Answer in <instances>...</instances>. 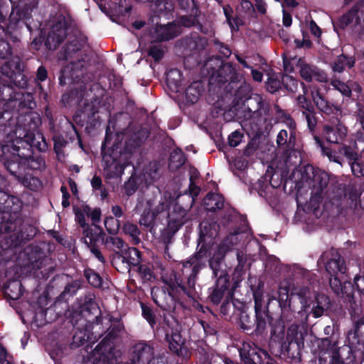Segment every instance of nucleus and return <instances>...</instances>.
Instances as JSON below:
<instances>
[{
	"instance_id": "obj_51",
	"label": "nucleus",
	"mask_w": 364,
	"mask_h": 364,
	"mask_svg": "<svg viewBox=\"0 0 364 364\" xmlns=\"http://www.w3.org/2000/svg\"><path fill=\"white\" fill-rule=\"evenodd\" d=\"M255 12L261 15H265L267 9V4L264 0H253Z\"/></svg>"
},
{
	"instance_id": "obj_46",
	"label": "nucleus",
	"mask_w": 364,
	"mask_h": 364,
	"mask_svg": "<svg viewBox=\"0 0 364 364\" xmlns=\"http://www.w3.org/2000/svg\"><path fill=\"white\" fill-rule=\"evenodd\" d=\"M148 53L154 60L159 61L164 55V50L160 45H152L149 47Z\"/></svg>"
},
{
	"instance_id": "obj_7",
	"label": "nucleus",
	"mask_w": 364,
	"mask_h": 364,
	"mask_svg": "<svg viewBox=\"0 0 364 364\" xmlns=\"http://www.w3.org/2000/svg\"><path fill=\"white\" fill-rule=\"evenodd\" d=\"M165 322L167 326L166 336L170 349L175 353H178L184 344V339L180 333V325L173 316L166 318Z\"/></svg>"
},
{
	"instance_id": "obj_53",
	"label": "nucleus",
	"mask_w": 364,
	"mask_h": 364,
	"mask_svg": "<svg viewBox=\"0 0 364 364\" xmlns=\"http://www.w3.org/2000/svg\"><path fill=\"white\" fill-rule=\"evenodd\" d=\"M141 308L144 317L149 323V324L153 326V325L155 323V319L151 310L149 308L144 306L143 304Z\"/></svg>"
},
{
	"instance_id": "obj_40",
	"label": "nucleus",
	"mask_w": 364,
	"mask_h": 364,
	"mask_svg": "<svg viewBox=\"0 0 364 364\" xmlns=\"http://www.w3.org/2000/svg\"><path fill=\"white\" fill-rule=\"evenodd\" d=\"M282 82L288 90L292 92L296 91L299 81L292 76L288 74L284 75L282 77Z\"/></svg>"
},
{
	"instance_id": "obj_62",
	"label": "nucleus",
	"mask_w": 364,
	"mask_h": 364,
	"mask_svg": "<svg viewBox=\"0 0 364 364\" xmlns=\"http://www.w3.org/2000/svg\"><path fill=\"white\" fill-rule=\"evenodd\" d=\"M309 28L311 30V33L314 35L316 37H319L321 36V29L314 21H310Z\"/></svg>"
},
{
	"instance_id": "obj_22",
	"label": "nucleus",
	"mask_w": 364,
	"mask_h": 364,
	"mask_svg": "<svg viewBox=\"0 0 364 364\" xmlns=\"http://www.w3.org/2000/svg\"><path fill=\"white\" fill-rule=\"evenodd\" d=\"M296 133L290 129L289 132L286 129H282L277 134V144L278 146H284L287 149H291L295 145Z\"/></svg>"
},
{
	"instance_id": "obj_15",
	"label": "nucleus",
	"mask_w": 364,
	"mask_h": 364,
	"mask_svg": "<svg viewBox=\"0 0 364 364\" xmlns=\"http://www.w3.org/2000/svg\"><path fill=\"white\" fill-rule=\"evenodd\" d=\"M154 358L153 349L144 343L135 345L132 358V364H150Z\"/></svg>"
},
{
	"instance_id": "obj_47",
	"label": "nucleus",
	"mask_w": 364,
	"mask_h": 364,
	"mask_svg": "<svg viewBox=\"0 0 364 364\" xmlns=\"http://www.w3.org/2000/svg\"><path fill=\"white\" fill-rule=\"evenodd\" d=\"M296 104L297 106L301 109L302 114L305 112V111H310L314 109V107L311 105V102H309L306 97L304 95H299L296 98Z\"/></svg>"
},
{
	"instance_id": "obj_11",
	"label": "nucleus",
	"mask_w": 364,
	"mask_h": 364,
	"mask_svg": "<svg viewBox=\"0 0 364 364\" xmlns=\"http://www.w3.org/2000/svg\"><path fill=\"white\" fill-rule=\"evenodd\" d=\"M140 261V252L135 247H129L122 252H117L113 263L115 265L123 264L122 270H129L130 266H136Z\"/></svg>"
},
{
	"instance_id": "obj_10",
	"label": "nucleus",
	"mask_w": 364,
	"mask_h": 364,
	"mask_svg": "<svg viewBox=\"0 0 364 364\" xmlns=\"http://www.w3.org/2000/svg\"><path fill=\"white\" fill-rule=\"evenodd\" d=\"M238 242L237 234H231L228 235L223 243L218 247L214 255L210 260V267L213 270L215 277L218 276L219 265L220 261L224 257L226 252L231 249V247Z\"/></svg>"
},
{
	"instance_id": "obj_25",
	"label": "nucleus",
	"mask_w": 364,
	"mask_h": 364,
	"mask_svg": "<svg viewBox=\"0 0 364 364\" xmlns=\"http://www.w3.org/2000/svg\"><path fill=\"white\" fill-rule=\"evenodd\" d=\"M181 73L177 69L169 70L166 74V81L168 85L175 92L181 91Z\"/></svg>"
},
{
	"instance_id": "obj_48",
	"label": "nucleus",
	"mask_w": 364,
	"mask_h": 364,
	"mask_svg": "<svg viewBox=\"0 0 364 364\" xmlns=\"http://www.w3.org/2000/svg\"><path fill=\"white\" fill-rule=\"evenodd\" d=\"M105 242L107 245H112V247L118 251H123L124 242L118 237H108L106 238Z\"/></svg>"
},
{
	"instance_id": "obj_44",
	"label": "nucleus",
	"mask_w": 364,
	"mask_h": 364,
	"mask_svg": "<svg viewBox=\"0 0 364 364\" xmlns=\"http://www.w3.org/2000/svg\"><path fill=\"white\" fill-rule=\"evenodd\" d=\"M88 282L94 287H100L102 284V279L96 272L89 270L85 272Z\"/></svg>"
},
{
	"instance_id": "obj_16",
	"label": "nucleus",
	"mask_w": 364,
	"mask_h": 364,
	"mask_svg": "<svg viewBox=\"0 0 364 364\" xmlns=\"http://www.w3.org/2000/svg\"><path fill=\"white\" fill-rule=\"evenodd\" d=\"M262 352L255 346L244 343L240 350V356L245 364H264Z\"/></svg>"
},
{
	"instance_id": "obj_31",
	"label": "nucleus",
	"mask_w": 364,
	"mask_h": 364,
	"mask_svg": "<svg viewBox=\"0 0 364 364\" xmlns=\"http://www.w3.org/2000/svg\"><path fill=\"white\" fill-rule=\"evenodd\" d=\"M355 149V144L353 146L343 145L339 147L338 152L345 156L348 164H350L359 158Z\"/></svg>"
},
{
	"instance_id": "obj_35",
	"label": "nucleus",
	"mask_w": 364,
	"mask_h": 364,
	"mask_svg": "<svg viewBox=\"0 0 364 364\" xmlns=\"http://www.w3.org/2000/svg\"><path fill=\"white\" fill-rule=\"evenodd\" d=\"M186 45L190 50H200L205 48L207 41L205 38L196 36L188 40Z\"/></svg>"
},
{
	"instance_id": "obj_28",
	"label": "nucleus",
	"mask_w": 364,
	"mask_h": 364,
	"mask_svg": "<svg viewBox=\"0 0 364 364\" xmlns=\"http://www.w3.org/2000/svg\"><path fill=\"white\" fill-rule=\"evenodd\" d=\"M73 211L75 215V220L82 228L87 226L85 217L90 215V208L87 205L73 207Z\"/></svg>"
},
{
	"instance_id": "obj_27",
	"label": "nucleus",
	"mask_w": 364,
	"mask_h": 364,
	"mask_svg": "<svg viewBox=\"0 0 364 364\" xmlns=\"http://www.w3.org/2000/svg\"><path fill=\"white\" fill-rule=\"evenodd\" d=\"M202 92V85L199 82H194L185 91L186 100L191 103L198 101Z\"/></svg>"
},
{
	"instance_id": "obj_24",
	"label": "nucleus",
	"mask_w": 364,
	"mask_h": 364,
	"mask_svg": "<svg viewBox=\"0 0 364 364\" xmlns=\"http://www.w3.org/2000/svg\"><path fill=\"white\" fill-rule=\"evenodd\" d=\"M223 205L224 199L220 194L209 193L203 200V205L207 210L214 211L221 209Z\"/></svg>"
},
{
	"instance_id": "obj_61",
	"label": "nucleus",
	"mask_w": 364,
	"mask_h": 364,
	"mask_svg": "<svg viewBox=\"0 0 364 364\" xmlns=\"http://www.w3.org/2000/svg\"><path fill=\"white\" fill-rule=\"evenodd\" d=\"M90 252L93 254V255L99 259L101 262L104 263L105 262L104 257L101 254L100 251L95 246V245H88Z\"/></svg>"
},
{
	"instance_id": "obj_37",
	"label": "nucleus",
	"mask_w": 364,
	"mask_h": 364,
	"mask_svg": "<svg viewBox=\"0 0 364 364\" xmlns=\"http://www.w3.org/2000/svg\"><path fill=\"white\" fill-rule=\"evenodd\" d=\"M331 85L341 94L346 97H350L351 94V90L349 86L345 82L337 80L336 78L332 79L331 82Z\"/></svg>"
},
{
	"instance_id": "obj_18",
	"label": "nucleus",
	"mask_w": 364,
	"mask_h": 364,
	"mask_svg": "<svg viewBox=\"0 0 364 364\" xmlns=\"http://www.w3.org/2000/svg\"><path fill=\"white\" fill-rule=\"evenodd\" d=\"M329 254L331 258L326 263V271L332 276H336L338 273L344 274L346 267L343 259L334 250H331L329 253L326 252L324 256L328 257Z\"/></svg>"
},
{
	"instance_id": "obj_2",
	"label": "nucleus",
	"mask_w": 364,
	"mask_h": 364,
	"mask_svg": "<svg viewBox=\"0 0 364 364\" xmlns=\"http://www.w3.org/2000/svg\"><path fill=\"white\" fill-rule=\"evenodd\" d=\"M172 203L171 193L167 191L161 194L156 191L152 194L147 193L139 196L135 209L141 213L139 224L152 232L156 225L157 217L170 207Z\"/></svg>"
},
{
	"instance_id": "obj_55",
	"label": "nucleus",
	"mask_w": 364,
	"mask_h": 364,
	"mask_svg": "<svg viewBox=\"0 0 364 364\" xmlns=\"http://www.w3.org/2000/svg\"><path fill=\"white\" fill-rule=\"evenodd\" d=\"M355 287L358 291L364 296V277H355L354 279Z\"/></svg>"
},
{
	"instance_id": "obj_56",
	"label": "nucleus",
	"mask_w": 364,
	"mask_h": 364,
	"mask_svg": "<svg viewBox=\"0 0 364 364\" xmlns=\"http://www.w3.org/2000/svg\"><path fill=\"white\" fill-rule=\"evenodd\" d=\"M85 341V334L82 331L77 332L73 336V345L79 346L82 345Z\"/></svg>"
},
{
	"instance_id": "obj_34",
	"label": "nucleus",
	"mask_w": 364,
	"mask_h": 364,
	"mask_svg": "<svg viewBox=\"0 0 364 364\" xmlns=\"http://www.w3.org/2000/svg\"><path fill=\"white\" fill-rule=\"evenodd\" d=\"M185 163V157L181 150L177 149L171 152L169 159V166L171 169H176Z\"/></svg>"
},
{
	"instance_id": "obj_36",
	"label": "nucleus",
	"mask_w": 364,
	"mask_h": 364,
	"mask_svg": "<svg viewBox=\"0 0 364 364\" xmlns=\"http://www.w3.org/2000/svg\"><path fill=\"white\" fill-rule=\"evenodd\" d=\"M237 11L248 17H253L255 14L253 4L249 0H242L240 5L237 7Z\"/></svg>"
},
{
	"instance_id": "obj_58",
	"label": "nucleus",
	"mask_w": 364,
	"mask_h": 364,
	"mask_svg": "<svg viewBox=\"0 0 364 364\" xmlns=\"http://www.w3.org/2000/svg\"><path fill=\"white\" fill-rule=\"evenodd\" d=\"M127 195L132 196L136 190V186L134 180H129L124 185Z\"/></svg>"
},
{
	"instance_id": "obj_5",
	"label": "nucleus",
	"mask_w": 364,
	"mask_h": 364,
	"mask_svg": "<svg viewBox=\"0 0 364 364\" xmlns=\"http://www.w3.org/2000/svg\"><path fill=\"white\" fill-rule=\"evenodd\" d=\"M292 60L295 61L299 69L300 76L306 81L311 82L316 80L318 82H326L328 80L326 74L317 67L308 64L302 58L294 57Z\"/></svg>"
},
{
	"instance_id": "obj_19",
	"label": "nucleus",
	"mask_w": 364,
	"mask_h": 364,
	"mask_svg": "<svg viewBox=\"0 0 364 364\" xmlns=\"http://www.w3.org/2000/svg\"><path fill=\"white\" fill-rule=\"evenodd\" d=\"M228 279L225 274H220L216 282L215 287L213 288L209 298L214 304H218L224 295L225 291L228 289Z\"/></svg>"
},
{
	"instance_id": "obj_57",
	"label": "nucleus",
	"mask_w": 364,
	"mask_h": 364,
	"mask_svg": "<svg viewBox=\"0 0 364 364\" xmlns=\"http://www.w3.org/2000/svg\"><path fill=\"white\" fill-rule=\"evenodd\" d=\"M255 316H256V318H257V327L259 328V327H262L264 323H265V321L262 318V315H261V311H260V309H259V306L257 304V301L255 299Z\"/></svg>"
},
{
	"instance_id": "obj_1",
	"label": "nucleus",
	"mask_w": 364,
	"mask_h": 364,
	"mask_svg": "<svg viewBox=\"0 0 364 364\" xmlns=\"http://www.w3.org/2000/svg\"><path fill=\"white\" fill-rule=\"evenodd\" d=\"M200 228L199 245L201 246L199 250L183 262V273L188 275L187 284L191 289L194 288L197 274L205 266L208 250L205 245L217 236L218 225L215 222L204 221L200 223Z\"/></svg>"
},
{
	"instance_id": "obj_20",
	"label": "nucleus",
	"mask_w": 364,
	"mask_h": 364,
	"mask_svg": "<svg viewBox=\"0 0 364 364\" xmlns=\"http://www.w3.org/2000/svg\"><path fill=\"white\" fill-rule=\"evenodd\" d=\"M330 286L333 292L341 297H350L353 295V286L350 282H342L337 276L330 279Z\"/></svg>"
},
{
	"instance_id": "obj_60",
	"label": "nucleus",
	"mask_w": 364,
	"mask_h": 364,
	"mask_svg": "<svg viewBox=\"0 0 364 364\" xmlns=\"http://www.w3.org/2000/svg\"><path fill=\"white\" fill-rule=\"evenodd\" d=\"M100 210L97 208H95L94 210L90 209V215L87 217H90L92 221V224L95 225L100 221Z\"/></svg>"
},
{
	"instance_id": "obj_32",
	"label": "nucleus",
	"mask_w": 364,
	"mask_h": 364,
	"mask_svg": "<svg viewBox=\"0 0 364 364\" xmlns=\"http://www.w3.org/2000/svg\"><path fill=\"white\" fill-rule=\"evenodd\" d=\"M311 97L314 102L318 109L323 112H327L331 109L328 101L317 90L311 92Z\"/></svg>"
},
{
	"instance_id": "obj_38",
	"label": "nucleus",
	"mask_w": 364,
	"mask_h": 364,
	"mask_svg": "<svg viewBox=\"0 0 364 364\" xmlns=\"http://www.w3.org/2000/svg\"><path fill=\"white\" fill-rule=\"evenodd\" d=\"M124 230L126 234L130 235L135 243H138L139 242V235L140 234V231L138 227L132 223H126L124 225Z\"/></svg>"
},
{
	"instance_id": "obj_29",
	"label": "nucleus",
	"mask_w": 364,
	"mask_h": 364,
	"mask_svg": "<svg viewBox=\"0 0 364 364\" xmlns=\"http://www.w3.org/2000/svg\"><path fill=\"white\" fill-rule=\"evenodd\" d=\"M6 293L13 299H18L22 294L21 284L16 280L10 281L6 286Z\"/></svg>"
},
{
	"instance_id": "obj_8",
	"label": "nucleus",
	"mask_w": 364,
	"mask_h": 364,
	"mask_svg": "<svg viewBox=\"0 0 364 364\" xmlns=\"http://www.w3.org/2000/svg\"><path fill=\"white\" fill-rule=\"evenodd\" d=\"M347 128L336 119L323 125L322 137L329 143L339 144L346 137Z\"/></svg>"
},
{
	"instance_id": "obj_52",
	"label": "nucleus",
	"mask_w": 364,
	"mask_h": 364,
	"mask_svg": "<svg viewBox=\"0 0 364 364\" xmlns=\"http://www.w3.org/2000/svg\"><path fill=\"white\" fill-rule=\"evenodd\" d=\"M242 138V135L240 132L235 131L232 132L228 138V142L230 146L235 147L239 145Z\"/></svg>"
},
{
	"instance_id": "obj_50",
	"label": "nucleus",
	"mask_w": 364,
	"mask_h": 364,
	"mask_svg": "<svg viewBox=\"0 0 364 364\" xmlns=\"http://www.w3.org/2000/svg\"><path fill=\"white\" fill-rule=\"evenodd\" d=\"M302 115L305 117L309 128L313 130L316 125V119L314 114V109L310 111H305Z\"/></svg>"
},
{
	"instance_id": "obj_23",
	"label": "nucleus",
	"mask_w": 364,
	"mask_h": 364,
	"mask_svg": "<svg viewBox=\"0 0 364 364\" xmlns=\"http://www.w3.org/2000/svg\"><path fill=\"white\" fill-rule=\"evenodd\" d=\"M329 299L324 294L318 295L313 302L311 312L315 318L321 316L329 306Z\"/></svg>"
},
{
	"instance_id": "obj_6",
	"label": "nucleus",
	"mask_w": 364,
	"mask_h": 364,
	"mask_svg": "<svg viewBox=\"0 0 364 364\" xmlns=\"http://www.w3.org/2000/svg\"><path fill=\"white\" fill-rule=\"evenodd\" d=\"M188 198L191 200V205L182 207L178 202L173 205L172 210L168 214V228L170 232L175 233L186 222L187 211L192 206L194 199Z\"/></svg>"
},
{
	"instance_id": "obj_64",
	"label": "nucleus",
	"mask_w": 364,
	"mask_h": 364,
	"mask_svg": "<svg viewBox=\"0 0 364 364\" xmlns=\"http://www.w3.org/2000/svg\"><path fill=\"white\" fill-rule=\"evenodd\" d=\"M282 23L283 25L286 27H289L292 23V18L291 14L286 11H283Z\"/></svg>"
},
{
	"instance_id": "obj_63",
	"label": "nucleus",
	"mask_w": 364,
	"mask_h": 364,
	"mask_svg": "<svg viewBox=\"0 0 364 364\" xmlns=\"http://www.w3.org/2000/svg\"><path fill=\"white\" fill-rule=\"evenodd\" d=\"M181 7L184 10L193 9L195 6L193 0H178Z\"/></svg>"
},
{
	"instance_id": "obj_39",
	"label": "nucleus",
	"mask_w": 364,
	"mask_h": 364,
	"mask_svg": "<svg viewBox=\"0 0 364 364\" xmlns=\"http://www.w3.org/2000/svg\"><path fill=\"white\" fill-rule=\"evenodd\" d=\"M138 273L144 282H149L154 279V273L147 264H141L138 267Z\"/></svg>"
},
{
	"instance_id": "obj_26",
	"label": "nucleus",
	"mask_w": 364,
	"mask_h": 364,
	"mask_svg": "<svg viewBox=\"0 0 364 364\" xmlns=\"http://www.w3.org/2000/svg\"><path fill=\"white\" fill-rule=\"evenodd\" d=\"M149 132L146 129H140L137 132L133 133V135L130 136L126 141L127 147H136L144 142L148 137Z\"/></svg>"
},
{
	"instance_id": "obj_59",
	"label": "nucleus",
	"mask_w": 364,
	"mask_h": 364,
	"mask_svg": "<svg viewBox=\"0 0 364 364\" xmlns=\"http://www.w3.org/2000/svg\"><path fill=\"white\" fill-rule=\"evenodd\" d=\"M284 63V70L287 73H291L294 71L293 63H296L295 61L290 60L287 57L283 58Z\"/></svg>"
},
{
	"instance_id": "obj_30",
	"label": "nucleus",
	"mask_w": 364,
	"mask_h": 364,
	"mask_svg": "<svg viewBox=\"0 0 364 364\" xmlns=\"http://www.w3.org/2000/svg\"><path fill=\"white\" fill-rule=\"evenodd\" d=\"M246 106L250 112H258L259 114H261V110L264 107V102L262 101V99L260 96L255 95L250 97L246 101Z\"/></svg>"
},
{
	"instance_id": "obj_14",
	"label": "nucleus",
	"mask_w": 364,
	"mask_h": 364,
	"mask_svg": "<svg viewBox=\"0 0 364 364\" xmlns=\"http://www.w3.org/2000/svg\"><path fill=\"white\" fill-rule=\"evenodd\" d=\"M67 36L65 21L55 23L49 32L46 45L50 50H55L65 38Z\"/></svg>"
},
{
	"instance_id": "obj_21",
	"label": "nucleus",
	"mask_w": 364,
	"mask_h": 364,
	"mask_svg": "<svg viewBox=\"0 0 364 364\" xmlns=\"http://www.w3.org/2000/svg\"><path fill=\"white\" fill-rule=\"evenodd\" d=\"M355 59L344 54L338 55L331 63V67L334 73H341L347 68H351L355 65Z\"/></svg>"
},
{
	"instance_id": "obj_4",
	"label": "nucleus",
	"mask_w": 364,
	"mask_h": 364,
	"mask_svg": "<svg viewBox=\"0 0 364 364\" xmlns=\"http://www.w3.org/2000/svg\"><path fill=\"white\" fill-rule=\"evenodd\" d=\"M81 49V45L77 40H74L63 48L59 54V59L69 61V64L63 70L64 75L68 72H73L75 69L78 70L83 66L80 60L78 52Z\"/></svg>"
},
{
	"instance_id": "obj_3",
	"label": "nucleus",
	"mask_w": 364,
	"mask_h": 364,
	"mask_svg": "<svg viewBox=\"0 0 364 364\" xmlns=\"http://www.w3.org/2000/svg\"><path fill=\"white\" fill-rule=\"evenodd\" d=\"M294 176L298 192L302 193L310 191L311 201L318 203L328 184V173L311 165H306L295 171Z\"/></svg>"
},
{
	"instance_id": "obj_42",
	"label": "nucleus",
	"mask_w": 364,
	"mask_h": 364,
	"mask_svg": "<svg viewBox=\"0 0 364 364\" xmlns=\"http://www.w3.org/2000/svg\"><path fill=\"white\" fill-rule=\"evenodd\" d=\"M353 174L356 177L364 176V164L358 158L349 164Z\"/></svg>"
},
{
	"instance_id": "obj_9",
	"label": "nucleus",
	"mask_w": 364,
	"mask_h": 364,
	"mask_svg": "<svg viewBox=\"0 0 364 364\" xmlns=\"http://www.w3.org/2000/svg\"><path fill=\"white\" fill-rule=\"evenodd\" d=\"M20 65L18 61L10 60L6 62L1 68V73L8 78V80H4L8 87L14 85L16 86L24 87L26 84L24 80V76L20 72Z\"/></svg>"
},
{
	"instance_id": "obj_33",
	"label": "nucleus",
	"mask_w": 364,
	"mask_h": 364,
	"mask_svg": "<svg viewBox=\"0 0 364 364\" xmlns=\"http://www.w3.org/2000/svg\"><path fill=\"white\" fill-rule=\"evenodd\" d=\"M299 326L296 324L291 325L287 331V338L290 343H296L299 345L303 342L304 334L299 330Z\"/></svg>"
},
{
	"instance_id": "obj_13",
	"label": "nucleus",
	"mask_w": 364,
	"mask_h": 364,
	"mask_svg": "<svg viewBox=\"0 0 364 364\" xmlns=\"http://www.w3.org/2000/svg\"><path fill=\"white\" fill-rule=\"evenodd\" d=\"M18 151V147L12 144H0V157L7 170L11 173L15 172L12 166L19 163L20 156Z\"/></svg>"
},
{
	"instance_id": "obj_41",
	"label": "nucleus",
	"mask_w": 364,
	"mask_h": 364,
	"mask_svg": "<svg viewBox=\"0 0 364 364\" xmlns=\"http://www.w3.org/2000/svg\"><path fill=\"white\" fill-rule=\"evenodd\" d=\"M278 301L282 308H285L287 306H290L289 291L287 287H279L278 291Z\"/></svg>"
},
{
	"instance_id": "obj_12",
	"label": "nucleus",
	"mask_w": 364,
	"mask_h": 364,
	"mask_svg": "<svg viewBox=\"0 0 364 364\" xmlns=\"http://www.w3.org/2000/svg\"><path fill=\"white\" fill-rule=\"evenodd\" d=\"M180 32V27L175 23H171L167 25L157 23L150 30V35L154 41H163L177 36Z\"/></svg>"
},
{
	"instance_id": "obj_54",
	"label": "nucleus",
	"mask_w": 364,
	"mask_h": 364,
	"mask_svg": "<svg viewBox=\"0 0 364 364\" xmlns=\"http://www.w3.org/2000/svg\"><path fill=\"white\" fill-rule=\"evenodd\" d=\"M181 22L182 25L186 27L194 26L198 22V19L196 16H184L181 18Z\"/></svg>"
},
{
	"instance_id": "obj_17",
	"label": "nucleus",
	"mask_w": 364,
	"mask_h": 364,
	"mask_svg": "<svg viewBox=\"0 0 364 364\" xmlns=\"http://www.w3.org/2000/svg\"><path fill=\"white\" fill-rule=\"evenodd\" d=\"M151 293L154 302L161 309L166 311L174 309L173 298L166 289L155 287L151 289Z\"/></svg>"
},
{
	"instance_id": "obj_49",
	"label": "nucleus",
	"mask_w": 364,
	"mask_h": 364,
	"mask_svg": "<svg viewBox=\"0 0 364 364\" xmlns=\"http://www.w3.org/2000/svg\"><path fill=\"white\" fill-rule=\"evenodd\" d=\"M321 151H322V153L323 155L326 156L330 161H333L335 163H338L342 166V164H343L342 160L341 159L340 156L336 154V153L332 151L328 148L322 146L321 145Z\"/></svg>"
},
{
	"instance_id": "obj_43",
	"label": "nucleus",
	"mask_w": 364,
	"mask_h": 364,
	"mask_svg": "<svg viewBox=\"0 0 364 364\" xmlns=\"http://www.w3.org/2000/svg\"><path fill=\"white\" fill-rule=\"evenodd\" d=\"M117 6L114 9L115 11L119 14L124 15L132 9L131 0H117Z\"/></svg>"
},
{
	"instance_id": "obj_45",
	"label": "nucleus",
	"mask_w": 364,
	"mask_h": 364,
	"mask_svg": "<svg viewBox=\"0 0 364 364\" xmlns=\"http://www.w3.org/2000/svg\"><path fill=\"white\" fill-rule=\"evenodd\" d=\"M164 282L167 284L172 290L176 289L177 287L181 288V289L184 291L188 296H192L191 292L188 290L187 291L186 287L180 282V281L175 277L174 280L166 279L163 277Z\"/></svg>"
}]
</instances>
